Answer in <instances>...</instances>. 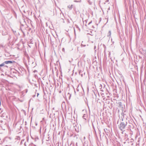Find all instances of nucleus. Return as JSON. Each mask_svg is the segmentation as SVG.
I'll return each mask as SVG.
<instances>
[{
    "label": "nucleus",
    "instance_id": "f257e3e1",
    "mask_svg": "<svg viewBox=\"0 0 146 146\" xmlns=\"http://www.w3.org/2000/svg\"><path fill=\"white\" fill-rule=\"evenodd\" d=\"M127 122L126 121L125 122H121L118 125L119 129L122 131V133L125 131L124 129L127 126Z\"/></svg>",
    "mask_w": 146,
    "mask_h": 146
},
{
    "label": "nucleus",
    "instance_id": "f03ea898",
    "mask_svg": "<svg viewBox=\"0 0 146 146\" xmlns=\"http://www.w3.org/2000/svg\"><path fill=\"white\" fill-rule=\"evenodd\" d=\"M13 62L11 61H6L4 62L6 64H7L9 63H12Z\"/></svg>",
    "mask_w": 146,
    "mask_h": 146
},
{
    "label": "nucleus",
    "instance_id": "7ed1b4c3",
    "mask_svg": "<svg viewBox=\"0 0 146 146\" xmlns=\"http://www.w3.org/2000/svg\"><path fill=\"white\" fill-rule=\"evenodd\" d=\"M92 31H90V32L86 33L87 34H89V35H91L92 36H93V34L92 33Z\"/></svg>",
    "mask_w": 146,
    "mask_h": 146
},
{
    "label": "nucleus",
    "instance_id": "20e7f679",
    "mask_svg": "<svg viewBox=\"0 0 146 146\" xmlns=\"http://www.w3.org/2000/svg\"><path fill=\"white\" fill-rule=\"evenodd\" d=\"M111 35V31H109L107 36L108 37L110 36Z\"/></svg>",
    "mask_w": 146,
    "mask_h": 146
},
{
    "label": "nucleus",
    "instance_id": "39448f33",
    "mask_svg": "<svg viewBox=\"0 0 146 146\" xmlns=\"http://www.w3.org/2000/svg\"><path fill=\"white\" fill-rule=\"evenodd\" d=\"M68 96V99H70V97L71 96V94H69V93H68L67 94Z\"/></svg>",
    "mask_w": 146,
    "mask_h": 146
},
{
    "label": "nucleus",
    "instance_id": "423d86ee",
    "mask_svg": "<svg viewBox=\"0 0 146 146\" xmlns=\"http://www.w3.org/2000/svg\"><path fill=\"white\" fill-rule=\"evenodd\" d=\"M86 114H84L83 115L82 117L83 119H84L85 120H86Z\"/></svg>",
    "mask_w": 146,
    "mask_h": 146
},
{
    "label": "nucleus",
    "instance_id": "0eeeda50",
    "mask_svg": "<svg viewBox=\"0 0 146 146\" xmlns=\"http://www.w3.org/2000/svg\"><path fill=\"white\" fill-rule=\"evenodd\" d=\"M82 72L81 71H80L79 72V74L80 75H81L82 77L83 76V74L82 73Z\"/></svg>",
    "mask_w": 146,
    "mask_h": 146
},
{
    "label": "nucleus",
    "instance_id": "6e6552de",
    "mask_svg": "<svg viewBox=\"0 0 146 146\" xmlns=\"http://www.w3.org/2000/svg\"><path fill=\"white\" fill-rule=\"evenodd\" d=\"M129 127H132V128H133L134 127V126H133V125L132 124L129 125Z\"/></svg>",
    "mask_w": 146,
    "mask_h": 146
},
{
    "label": "nucleus",
    "instance_id": "1a4fd4ad",
    "mask_svg": "<svg viewBox=\"0 0 146 146\" xmlns=\"http://www.w3.org/2000/svg\"><path fill=\"white\" fill-rule=\"evenodd\" d=\"M4 62L0 64V67H2L4 65Z\"/></svg>",
    "mask_w": 146,
    "mask_h": 146
},
{
    "label": "nucleus",
    "instance_id": "9d476101",
    "mask_svg": "<svg viewBox=\"0 0 146 146\" xmlns=\"http://www.w3.org/2000/svg\"><path fill=\"white\" fill-rule=\"evenodd\" d=\"M77 29L79 30V31H80V28H76Z\"/></svg>",
    "mask_w": 146,
    "mask_h": 146
},
{
    "label": "nucleus",
    "instance_id": "9b49d317",
    "mask_svg": "<svg viewBox=\"0 0 146 146\" xmlns=\"http://www.w3.org/2000/svg\"><path fill=\"white\" fill-rule=\"evenodd\" d=\"M74 31L75 33V28H74Z\"/></svg>",
    "mask_w": 146,
    "mask_h": 146
},
{
    "label": "nucleus",
    "instance_id": "f8f14e48",
    "mask_svg": "<svg viewBox=\"0 0 146 146\" xmlns=\"http://www.w3.org/2000/svg\"><path fill=\"white\" fill-rule=\"evenodd\" d=\"M121 102L119 103V105H120L121 104Z\"/></svg>",
    "mask_w": 146,
    "mask_h": 146
},
{
    "label": "nucleus",
    "instance_id": "ddd939ff",
    "mask_svg": "<svg viewBox=\"0 0 146 146\" xmlns=\"http://www.w3.org/2000/svg\"><path fill=\"white\" fill-rule=\"evenodd\" d=\"M110 102H108V104H109L110 103Z\"/></svg>",
    "mask_w": 146,
    "mask_h": 146
},
{
    "label": "nucleus",
    "instance_id": "4468645a",
    "mask_svg": "<svg viewBox=\"0 0 146 146\" xmlns=\"http://www.w3.org/2000/svg\"><path fill=\"white\" fill-rule=\"evenodd\" d=\"M66 100H67V97H66Z\"/></svg>",
    "mask_w": 146,
    "mask_h": 146
},
{
    "label": "nucleus",
    "instance_id": "2eb2a0df",
    "mask_svg": "<svg viewBox=\"0 0 146 146\" xmlns=\"http://www.w3.org/2000/svg\"><path fill=\"white\" fill-rule=\"evenodd\" d=\"M85 137H84V139H85Z\"/></svg>",
    "mask_w": 146,
    "mask_h": 146
},
{
    "label": "nucleus",
    "instance_id": "dca6fc26",
    "mask_svg": "<svg viewBox=\"0 0 146 146\" xmlns=\"http://www.w3.org/2000/svg\"><path fill=\"white\" fill-rule=\"evenodd\" d=\"M138 29L139 30V28H138Z\"/></svg>",
    "mask_w": 146,
    "mask_h": 146
},
{
    "label": "nucleus",
    "instance_id": "f3484780",
    "mask_svg": "<svg viewBox=\"0 0 146 146\" xmlns=\"http://www.w3.org/2000/svg\"><path fill=\"white\" fill-rule=\"evenodd\" d=\"M140 29H142L143 30V29H142V28H140Z\"/></svg>",
    "mask_w": 146,
    "mask_h": 146
}]
</instances>
